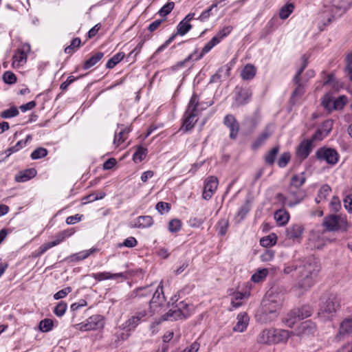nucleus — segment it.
Masks as SVG:
<instances>
[{"label":"nucleus","mask_w":352,"mask_h":352,"mask_svg":"<svg viewBox=\"0 0 352 352\" xmlns=\"http://www.w3.org/2000/svg\"><path fill=\"white\" fill-rule=\"evenodd\" d=\"M318 262L314 258H306L299 266H285L283 272L285 274H290L295 272L296 274V286L303 290L310 289L315 282L318 272H319Z\"/></svg>","instance_id":"1"},{"label":"nucleus","mask_w":352,"mask_h":352,"mask_svg":"<svg viewBox=\"0 0 352 352\" xmlns=\"http://www.w3.org/2000/svg\"><path fill=\"white\" fill-rule=\"evenodd\" d=\"M284 299L282 291H272L262 301L261 312L258 320L262 323H270L274 320L278 315Z\"/></svg>","instance_id":"2"},{"label":"nucleus","mask_w":352,"mask_h":352,"mask_svg":"<svg viewBox=\"0 0 352 352\" xmlns=\"http://www.w3.org/2000/svg\"><path fill=\"white\" fill-rule=\"evenodd\" d=\"M340 307V298L337 294H331L321 302L318 317L322 322L330 321L336 316Z\"/></svg>","instance_id":"3"},{"label":"nucleus","mask_w":352,"mask_h":352,"mask_svg":"<svg viewBox=\"0 0 352 352\" xmlns=\"http://www.w3.org/2000/svg\"><path fill=\"white\" fill-rule=\"evenodd\" d=\"M352 7V0H332L324 5V14L328 16V23L342 16Z\"/></svg>","instance_id":"4"},{"label":"nucleus","mask_w":352,"mask_h":352,"mask_svg":"<svg viewBox=\"0 0 352 352\" xmlns=\"http://www.w3.org/2000/svg\"><path fill=\"white\" fill-rule=\"evenodd\" d=\"M323 226L330 232H346L349 223L345 214H329L323 220Z\"/></svg>","instance_id":"5"},{"label":"nucleus","mask_w":352,"mask_h":352,"mask_svg":"<svg viewBox=\"0 0 352 352\" xmlns=\"http://www.w3.org/2000/svg\"><path fill=\"white\" fill-rule=\"evenodd\" d=\"M306 197V192L302 188H292L288 187L285 195L278 193L277 199L282 201L284 206L294 207L299 204Z\"/></svg>","instance_id":"6"},{"label":"nucleus","mask_w":352,"mask_h":352,"mask_svg":"<svg viewBox=\"0 0 352 352\" xmlns=\"http://www.w3.org/2000/svg\"><path fill=\"white\" fill-rule=\"evenodd\" d=\"M313 313V307L310 305H305L292 310L288 314L284 322L287 327H292L297 321L311 316Z\"/></svg>","instance_id":"7"},{"label":"nucleus","mask_w":352,"mask_h":352,"mask_svg":"<svg viewBox=\"0 0 352 352\" xmlns=\"http://www.w3.org/2000/svg\"><path fill=\"white\" fill-rule=\"evenodd\" d=\"M302 63L301 67L296 72V75L294 77V82L296 85V87L292 93L291 96V102L294 104L304 94L305 88L302 83L300 82V75L307 67L308 62L307 58L305 56L302 58Z\"/></svg>","instance_id":"8"},{"label":"nucleus","mask_w":352,"mask_h":352,"mask_svg":"<svg viewBox=\"0 0 352 352\" xmlns=\"http://www.w3.org/2000/svg\"><path fill=\"white\" fill-rule=\"evenodd\" d=\"M316 156L318 160L325 161L327 164L335 165L339 159L338 152L331 148L322 147L316 152Z\"/></svg>","instance_id":"9"},{"label":"nucleus","mask_w":352,"mask_h":352,"mask_svg":"<svg viewBox=\"0 0 352 352\" xmlns=\"http://www.w3.org/2000/svg\"><path fill=\"white\" fill-rule=\"evenodd\" d=\"M103 326V319L100 315H94L87 319L85 322L77 324L78 329L83 331L96 330L102 328Z\"/></svg>","instance_id":"10"},{"label":"nucleus","mask_w":352,"mask_h":352,"mask_svg":"<svg viewBox=\"0 0 352 352\" xmlns=\"http://www.w3.org/2000/svg\"><path fill=\"white\" fill-rule=\"evenodd\" d=\"M190 316L188 305L180 302L179 307L170 309L166 315V320H177L185 319Z\"/></svg>","instance_id":"11"},{"label":"nucleus","mask_w":352,"mask_h":352,"mask_svg":"<svg viewBox=\"0 0 352 352\" xmlns=\"http://www.w3.org/2000/svg\"><path fill=\"white\" fill-rule=\"evenodd\" d=\"M218 184L219 181L216 177H208L205 181L204 191L202 194L203 198L206 200L210 199L217 189Z\"/></svg>","instance_id":"12"},{"label":"nucleus","mask_w":352,"mask_h":352,"mask_svg":"<svg viewBox=\"0 0 352 352\" xmlns=\"http://www.w3.org/2000/svg\"><path fill=\"white\" fill-rule=\"evenodd\" d=\"M313 138L302 140L296 149V155L301 160H305L311 153L313 148Z\"/></svg>","instance_id":"13"},{"label":"nucleus","mask_w":352,"mask_h":352,"mask_svg":"<svg viewBox=\"0 0 352 352\" xmlns=\"http://www.w3.org/2000/svg\"><path fill=\"white\" fill-rule=\"evenodd\" d=\"M146 314V311L144 310L135 313L124 323V328L128 331L135 330L140 322L144 321Z\"/></svg>","instance_id":"14"},{"label":"nucleus","mask_w":352,"mask_h":352,"mask_svg":"<svg viewBox=\"0 0 352 352\" xmlns=\"http://www.w3.org/2000/svg\"><path fill=\"white\" fill-rule=\"evenodd\" d=\"M304 228L299 223L290 225L285 230L286 238L294 241H298L302 235Z\"/></svg>","instance_id":"15"},{"label":"nucleus","mask_w":352,"mask_h":352,"mask_svg":"<svg viewBox=\"0 0 352 352\" xmlns=\"http://www.w3.org/2000/svg\"><path fill=\"white\" fill-rule=\"evenodd\" d=\"M223 124L230 129V138L236 139L239 131V124L233 115L228 114L225 116Z\"/></svg>","instance_id":"16"},{"label":"nucleus","mask_w":352,"mask_h":352,"mask_svg":"<svg viewBox=\"0 0 352 352\" xmlns=\"http://www.w3.org/2000/svg\"><path fill=\"white\" fill-rule=\"evenodd\" d=\"M131 131V129L130 126H124L123 124L118 125V129L115 133L113 144L116 147L119 146L126 140L127 136Z\"/></svg>","instance_id":"17"},{"label":"nucleus","mask_w":352,"mask_h":352,"mask_svg":"<svg viewBox=\"0 0 352 352\" xmlns=\"http://www.w3.org/2000/svg\"><path fill=\"white\" fill-rule=\"evenodd\" d=\"M317 331L316 325L314 322L308 320L302 322L297 329V335L301 337H307L314 336Z\"/></svg>","instance_id":"18"},{"label":"nucleus","mask_w":352,"mask_h":352,"mask_svg":"<svg viewBox=\"0 0 352 352\" xmlns=\"http://www.w3.org/2000/svg\"><path fill=\"white\" fill-rule=\"evenodd\" d=\"M197 113L186 110L184 116V118L181 130L184 129L185 131L191 130L197 122Z\"/></svg>","instance_id":"19"},{"label":"nucleus","mask_w":352,"mask_h":352,"mask_svg":"<svg viewBox=\"0 0 352 352\" xmlns=\"http://www.w3.org/2000/svg\"><path fill=\"white\" fill-rule=\"evenodd\" d=\"M90 276L94 278L97 281H102L108 279H116L118 278H126V276L124 273H116L111 274L108 272H102L99 273H92Z\"/></svg>","instance_id":"20"},{"label":"nucleus","mask_w":352,"mask_h":352,"mask_svg":"<svg viewBox=\"0 0 352 352\" xmlns=\"http://www.w3.org/2000/svg\"><path fill=\"white\" fill-rule=\"evenodd\" d=\"M333 126V121L327 120L322 123V128L318 129L313 135L314 140H321L326 137Z\"/></svg>","instance_id":"21"},{"label":"nucleus","mask_w":352,"mask_h":352,"mask_svg":"<svg viewBox=\"0 0 352 352\" xmlns=\"http://www.w3.org/2000/svg\"><path fill=\"white\" fill-rule=\"evenodd\" d=\"M257 342L259 344H274V340H273V329H265L263 330L257 337Z\"/></svg>","instance_id":"22"},{"label":"nucleus","mask_w":352,"mask_h":352,"mask_svg":"<svg viewBox=\"0 0 352 352\" xmlns=\"http://www.w3.org/2000/svg\"><path fill=\"white\" fill-rule=\"evenodd\" d=\"M271 135L272 131L270 126L268 125L261 133V135L253 142L252 148L254 150L258 149L265 142V141L270 138Z\"/></svg>","instance_id":"23"},{"label":"nucleus","mask_w":352,"mask_h":352,"mask_svg":"<svg viewBox=\"0 0 352 352\" xmlns=\"http://www.w3.org/2000/svg\"><path fill=\"white\" fill-rule=\"evenodd\" d=\"M292 334L293 333L292 331L287 330L273 329V340H274V344L286 342Z\"/></svg>","instance_id":"24"},{"label":"nucleus","mask_w":352,"mask_h":352,"mask_svg":"<svg viewBox=\"0 0 352 352\" xmlns=\"http://www.w3.org/2000/svg\"><path fill=\"white\" fill-rule=\"evenodd\" d=\"M237 322L233 327L234 331L243 332L249 323V317L246 313H241L237 316Z\"/></svg>","instance_id":"25"},{"label":"nucleus","mask_w":352,"mask_h":352,"mask_svg":"<svg viewBox=\"0 0 352 352\" xmlns=\"http://www.w3.org/2000/svg\"><path fill=\"white\" fill-rule=\"evenodd\" d=\"M153 224V217L151 216H140L134 221L133 227L138 228H146Z\"/></svg>","instance_id":"26"},{"label":"nucleus","mask_w":352,"mask_h":352,"mask_svg":"<svg viewBox=\"0 0 352 352\" xmlns=\"http://www.w3.org/2000/svg\"><path fill=\"white\" fill-rule=\"evenodd\" d=\"M256 74V68L252 64H247L241 72V77L243 80H250L254 78Z\"/></svg>","instance_id":"27"},{"label":"nucleus","mask_w":352,"mask_h":352,"mask_svg":"<svg viewBox=\"0 0 352 352\" xmlns=\"http://www.w3.org/2000/svg\"><path fill=\"white\" fill-rule=\"evenodd\" d=\"M12 59V67L14 68L19 67L26 63L27 55L23 50H18L14 54Z\"/></svg>","instance_id":"28"},{"label":"nucleus","mask_w":352,"mask_h":352,"mask_svg":"<svg viewBox=\"0 0 352 352\" xmlns=\"http://www.w3.org/2000/svg\"><path fill=\"white\" fill-rule=\"evenodd\" d=\"M305 181L306 177L304 172L294 175L290 179L289 187L292 188H302Z\"/></svg>","instance_id":"29"},{"label":"nucleus","mask_w":352,"mask_h":352,"mask_svg":"<svg viewBox=\"0 0 352 352\" xmlns=\"http://www.w3.org/2000/svg\"><path fill=\"white\" fill-rule=\"evenodd\" d=\"M352 332V315L344 320L340 323L338 335L344 336L349 334Z\"/></svg>","instance_id":"30"},{"label":"nucleus","mask_w":352,"mask_h":352,"mask_svg":"<svg viewBox=\"0 0 352 352\" xmlns=\"http://www.w3.org/2000/svg\"><path fill=\"white\" fill-rule=\"evenodd\" d=\"M36 174V170L34 168H30L20 172L15 177V180L17 182H25L33 178Z\"/></svg>","instance_id":"31"},{"label":"nucleus","mask_w":352,"mask_h":352,"mask_svg":"<svg viewBox=\"0 0 352 352\" xmlns=\"http://www.w3.org/2000/svg\"><path fill=\"white\" fill-rule=\"evenodd\" d=\"M280 151V146L277 145L268 151L264 157V160L266 164L272 166L277 157Z\"/></svg>","instance_id":"32"},{"label":"nucleus","mask_w":352,"mask_h":352,"mask_svg":"<svg viewBox=\"0 0 352 352\" xmlns=\"http://www.w3.org/2000/svg\"><path fill=\"white\" fill-rule=\"evenodd\" d=\"M274 219L279 226H284L289 221V214L285 209H279L275 212Z\"/></svg>","instance_id":"33"},{"label":"nucleus","mask_w":352,"mask_h":352,"mask_svg":"<svg viewBox=\"0 0 352 352\" xmlns=\"http://www.w3.org/2000/svg\"><path fill=\"white\" fill-rule=\"evenodd\" d=\"M221 3V1H214V3L208 8L204 10L196 19L199 20L201 22L206 21L210 18V16L212 15V10L214 8H217Z\"/></svg>","instance_id":"34"},{"label":"nucleus","mask_w":352,"mask_h":352,"mask_svg":"<svg viewBox=\"0 0 352 352\" xmlns=\"http://www.w3.org/2000/svg\"><path fill=\"white\" fill-rule=\"evenodd\" d=\"M230 69L231 67L228 65L221 67L219 69L216 74L211 76L210 82L213 83L219 81L221 78V73L224 74L225 77H228L230 76Z\"/></svg>","instance_id":"35"},{"label":"nucleus","mask_w":352,"mask_h":352,"mask_svg":"<svg viewBox=\"0 0 352 352\" xmlns=\"http://www.w3.org/2000/svg\"><path fill=\"white\" fill-rule=\"evenodd\" d=\"M104 56V54L101 52H98L85 61L83 64L84 69H89V68L94 66L97 63H98Z\"/></svg>","instance_id":"36"},{"label":"nucleus","mask_w":352,"mask_h":352,"mask_svg":"<svg viewBox=\"0 0 352 352\" xmlns=\"http://www.w3.org/2000/svg\"><path fill=\"white\" fill-rule=\"evenodd\" d=\"M74 232L72 229L65 230L55 236V239L52 242L54 247L62 243L65 239L72 236Z\"/></svg>","instance_id":"37"},{"label":"nucleus","mask_w":352,"mask_h":352,"mask_svg":"<svg viewBox=\"0 0 352 352\" xmlns=\"http://www.w3.org/2000/svg\"><path fill=\"white\" fill-rule=\"evenodd\" d=\"M331 191V187L327 184L322 185L318 192L317 197L315 201L317 204L320 203L322 201L326 199L327 197Z\"/></svg>","instance_id":"38"},{"label":"nucleus","mask_w":352,"mask_h":352,"mask_svg":"<svg viewBox=\"0 0 352 352\" xmlns=\"http://www.w3.org/2000/svg\"><path fill=\"white\" fill-rule=\"evenodd\" d=\"M248 296V293H242V292H234L232 296V298L231 300V304L234 308H238L242 305L241 300L243 298H247Z\"/></svg>","instance_id":"39"},{"label":"nucleus","mask_w":352,"mask_h":352,"mask_svg":"<svg viewBox=\"0 0 352 352\" xmlns=\"http://www.w3.org/2000/svg\"><path fill=\"white\" fill-rule=\"evenodd\" d=\"M277 236L274 233H271L268 236L263 237L260 240V244L263 247H270L276 244Z\"/></svg>","instance_id":"40"},{"label":"nucleus","mask_w":352,"mask_h":352,"mask_svg":"<svg viewBox=\"0 0 352 352\" xmlns=\"http://www.w3.org/2000/svg\"><path fill=\"white\" fill-rule=\"evenodd\" d=\"M219 44L218 40L212 37L202 48L199 56L197 59H201L205 54L208 53L215 45Z\"/></svg>","instance_id":"41"},{"label":"nucleus","mask_w":352,"mask_h":352,"mask_svg":"<svg viewBox=\"0 0 352 352\" xmlns=\"http://www.w3.org/2000/svg\"><path fill=\"white\" fill-rule=\"evenodd\" d=\"M192 29V25L190 23L182 20L177 26V34L180 36L185 35Z\"/></svg>","instance_id":"42"},{"label":"nucleus","mask_w":352,"mask_h":352,"mask_svg":"<svg viewBox=\"0 0 352 352\" xmlns=\"http://www.w3.org/2000/svg\"><path fill=\"white\" fill-rule=\"evenodd\" d=\"M147 154V149L140 146L133 155V160L135 162H141L144 160Z\"/></svg>","instance_id":"43"},{"label":"nucleus","mask_w":352,"mask_h":352,"mask_svg":"<svg viewBox=\"0 0 352 352\" xmlns=\"http://www.w3.org/2000/svg\"><path fill=\"white\" fill-rule=\"evenodd\" d=\"M96 250H97L96 248H91L78 252L72 256V261H81L85 259Z\"/></svg>","instance_id":"44"},{"label":"nucleus","mask_w":352,"mask_h":352,"mask_svg":"<svg viewBox=\"0 0 352 352\" xmlns=\"http://www.w3.org/2000/svg\"><path fill=\"white\" fill-rule=\"evenodd\" d=\"M124 57L123 52H119L112 56L107 63L106 67L109 69L113 68L118 63H119Z\"/></svg>","instance_id":"45"},{"label":"nucleus","mask_w":352,"mask_h":352,"mask_svg":"<svg viewBox=\"0 0 352 352\" xmlns=\"http://www.w3.org/2000/svg\"><path fill=\"white\" fill-rule=\"evenodd\" d=\"M252 96V91L250 89H245L241 90L239 94L237 100L240 104H243L248 102Z\"/></svg>","instance_id":"46"},{"label":"nucleus","mask_w":352,"mask_h":352,"mask_svg":"<svg viewBox=\"0 0 352 352\" xmlns=\"http://www.w3.org/2000/svg\"><path fill=\"white\" fill-rule=\"evenodd\" d=\"M267 274V269L263 268L258 270L252 276L251 279L254 283H259L263 281L266 278Z\"/></svg>","instance_id":"47"},{"label":"nucleus","mask_w":352,"mask_h":352,"mask_svg":"<svg viewBox=\"0 0 352 352\" xmlns=\"http://www.w3.org/2000/svg\"><path fill=\"white\" fill-rule=\"evenodd\" d=\"M233 28L231 25L225 26L222 29L219 30L217 34L213 37L214 38H217L219 43L223 38H224L230 34Z\"/></svg>","instance_id":"48"},{"label":"nucleus","mask_w":352,"mask_h":352,"mask_svg":"<svg viewBox=\"0 0 352 352\" xmlns=\"http://www.w3.org/2000/svg\"><path fill=\"white\" fill-rule=\"evenodd\" d=\"M294 6L292 3H287L280 10L279 16L282 19H286L292 13Z\"/></svg>","instance_id":"49"},{"label":"nucleus","mask_w":352,"mask_h":352,"mask_svg":"<svg viewBox=\"0 0 352 352\" xmlns=\"http://www.w3.org/2000/svg\"><path fill=\"white\" fill-rule=\"evenodd\" d=\"M19 112L18 109L16 107L12 106L9 109L3 111L1 113V117L2 118L8 119L16 117L19 115Z\"/></svg>","instance_id":"50"},{"label":"nucleus","mask_w":352,"mask_h":352,"mask_svg":"<svg viewBox=\"0 0 352 352\" xmlns=\"http://www.w3.org/2000/svg\"><path fill=\"white\" fill-rule=\"evenodd\" d=\"M162 283L161 282L159 285L157 289L153 294V298H152V302L155 303H162L163 300L164 299V296L163 294V289H162Z\"/></svg>","instance_id":"51"},{"label":"nucleus","mask_w":352,"mask_h":352,"mask_svg":"<svg viewBox=\"0 0 352 352\" xmlns=\"http://www.w3.org/2000/svg\"><path fill=\"white\" fill-rule=\"evenodd\" d=\"M81 43V41L80 38H74L70 45L67 46L65 48V52L66 54H73L76 50L78 49Z\"/></svg>","instance_id":"52"},{"label":"nucleus","mask_w":352,"mask_h":352,"mask_svg":"<svg viewBox=\"0 0 352 352\" xmlns=\"http://www.w3.org/2000/svg\"><path fill=\"white\" fill-rule=\"evenodd\" d=\"M291 160V154L289 152H285L280 155L277 160V164L280 168H285Z\"/></svg>","instance_id":"53"},{"label":"nucleus","mask_w":352,"mask_h":352,"mask_svg":"<svg viewBox=\"0 0 352 352\" xmlns=\"http://www.w3.org/2000/svg\"><path fill=\"white\" fill-rule=\"evenodd\" d=\"M229 226V221L226 219H221L217 223V231L218 233L223 236L226 234L228 228Z\"/></svg>","instance_id":"54"},{"label":"nucleus","mask_w":352,"mask_h":352,"mask_svg":"<svg viewBox=\"0 0 352 352\" xmlns=\"http://www.w3.org/2000/svg\"><path fill=\"white\" fill-rule=\"evenodd\" d=\"M2 78L6 84L12 85L16 82V76L10 71L4 72Z\"/></svg>","instance_id":"55"},{"label":"nucleus","mask_w":352,"mask_h":352,"mask_svg":"<svg viewBox=\"0 0 352 352\" xmlns=\"http://www.w3.org/2000/svg\"><path fill=\"white\" fill-rule=\"evenodd\" d=\"M182 228V222L178 219H174L168 223V230L170 232L175 233L180 230Z\"/></svg>","instance_id":"56"},{"label":"nucleus","mask_w":352,"mask_h":352,"mask_svg":"<svg viewBox=\"0 0 352 352\" xmlns=\"http://www.w3.org/2000/svg\"><path fill=\"white\" fill-rule=\"evenodd\" d=\"M47 155V150L43 147H39L35 149L31 153V158L32 160H38L45 157Z\"/></svg>","instance_id":"57"},{"label":"nucleus","mask_w":352,"mask_h":352,"mask_svg":"<svg viewBox=\"0 0 352 352\" xmlns=\"http://www.w3.org/2000/svg\"><path fill=\"white\" fill-rule=\"evenodd\" d=\"M53 327V322L50 319H44L40 322L39 329L43 332L50 331Z\"/></svg>","instance_id":"58"},{"label":"nucleus","mask_w":352,"mask_h":352,"mask_svg":"<svg viewBox=\"0 0 352 352\" xmlns=\"http://www.w3.org/2000/svg\"><path fill=\"white\" fill-rule=\"evenodd\" d=\"M174 6V2H168L159 10L158 13L162 16H166L173 10Z\"/></svg>","instance_id":"59"},{"label":"nucleus","mask_w":352,"mask_h":352,"mask_svg":"<svg viewBox=\"0 0 352 352\" xmlns=\"http://www.w3.org/2000/svg\"><path fill=\"white\" fill-rule=\"evenodd\" d=\"M347 101V98L344 96H340L333 101V109H342Z\"/></svg>","instance_id":"60"},{"label":"nucleus","mask_w":352,"mask_h":352,"mask_svg":"<svg viewBox=\"0 0 352 352\" xmlns=\"http://www.w3.org/2000/svg\"><path fill=\"white\" fill-rule=\"evenodd\" d=\"M329 208L331 210L334 212H337L341 209V203L338 197L334 196L331 198L329 203Z\"/></svg>","instance_id":"61"},{"label":"nucleus","mask_w":352,"mask_h":352,"mask_svg":"<svg viewBox=\"0 0 352 352\" xmlns=\"http://www.w3.org/2000/svg\"><path fill=\"white\" fill-rule=\"evenodd\" d=\"M155 209L161 214L168 212L170 210V204L164 201H160L156 204Z\"/></svg>","instance_id":"62"},{"label":"nucleus","mask_w":352,"mask_h":352,"mask_svg":"<svg viewBox=\"0 0 352 352\" xmlns=\"http://www.w3.org/2000/svg\"><path fill=\"white\" fill-rule=\"evenodd\" d=\"M334 100L330 95H325L322 99V104L323 107L328 111L333 109Z\"/></svg>","instance_id":"63"},{"label":"nucleus","mask_w":352,"mask_h":352,"mask_svg":"<svg viewBox=\"0 0 352 352\" xmlns=\"http://www.w3.org/2000/svg\"><path fill=\"white\" fill-rule=\"evenodd\" d=\"M67 304L64 302H60L56 307H55V309H54V314L58 316V317H61L63 316L65 311H66V309H67Z\"/></svg>","instance_id":"64"}]
</instances>
